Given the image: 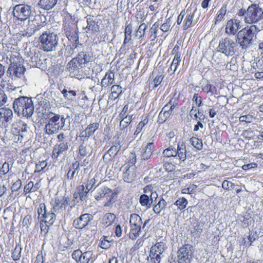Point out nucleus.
<instances>
[{"label":"nucleus","mask_w":263,"mask_h":263,"mask_svg":"<svg viewBox=\"0 0 263 263\" xmlns=\"http://www.w3.org/2000/svg\"><path fill=\"white\" fill-rule=\"evenodd\" d=\"M63 29L70 42L71 48H76L79 43L77 22L68 12L64 13Z\"/></svg>","instance_id":"f257e3e1"},{"label":"nucleus","mask_w":263,"mask_h":263,"mask_svg":"<svg viewBox=\"0 0 263 263\" xmlns=\"http://www.w3.org/2000/svg\"><path fill=\"white\" fill-rule=\"evenodd\" d=\"M45 120L46 133L48 135H53L63 129L65 126L66 119L63 115L49 111L46 115Z\"/></svg>","instance_id":"f03ea898"},{"label":"nucleus","mask_w":263,"mask_h":263,"mask_svg":"<svg viewBox=\"0 0 263 263\" xmlns=\"http://www.w3.org/2000/svg\"><path fill=\"white\" fill-rule=\"evenodd\" d=\"M14 112L17 115L27 118L30 117L34 111V105L31 98L27 97H20L15 99L13 103Z\"/></svg>","instance_id":"7ed1b4c3"},{"label":"nucleus","mask_w":263,"mask_h":263,"mask_svg":"<svg viewBox=\"0 0 263 263\" xmlns=\"http://www.w3.org/2000/svg\"><path fill=\"white\" fill-rule=\"evenodd\" d=\"M258 32V28L255 25L247 26L238 32V43L242 49H246L252 44L254 37Z\"/></svg>","instance_id":"20e7f679"},{"label":"nucleus","mask_w":263,"mask_h":263,"mask_svg":"<svg viewBox=\"0 0 263 263\" xmlns=\"http://www.w3.org/2000/svg\"><path fill=\"white\" fill-rule=\"evenodd\" d=\"M263 18V10L257 4H252L248 7L247 15L244 18V22L247 24L253 25Z\"/></svg>","instance_id":"39448f33"},{"label":"nucleus","mask_w":263,"mask_h":263,"mask_svg":"<svg viewBox=\"0 0 263 263\" xmlns=\"http://www.w3.org/2000/svg\"><path fill=\"white\" fill-rule=\"evenodd\" d=\"M237 44L232 39L226 37L221 39L217 48V51L227 57L233 56L237 49Z\"/></svg>","instance_id":"423d86ee"},{"label":"nucleus","mask_w":263,"mask_h":263,"mask_svg":"<svg viewBox=\"0 0 263 263\" xmlns=\"http://www.w3.org/2000/svg\"><path fill=\"white\" fill-rule=\"evenodd\" d=\"M41 48L45 51L53 50L58 44L57 35L53 33H43L39 37Z\"/></svg>","instance_id":"0eeeda50"},{"label":"nucleus","mask_w":263,"mask_h":263,"mask_svg":"<svg viewBox=\"0 0 263 263\" xmlns=\"http://www.w3.org/2000/svg\"><path fill=\"white\" fill-rule=\"evenodd\" d=\"M89 61V55L85 52H80L76 57L73 58L67 64V69L70 72L79 71L80 67Z\"/></svg>","instance_id":"6e6552de"},{"label":"nucleus","mask_w":263,"mask_h":263,"mask_svg":"<svg viewBox=\"0 0 263 263\" xmlns=\"http://www.w3.org/2000/svg\"><path fill=\"white\" fill-rule=\"evenodd\" d=\"M69 199L66 196H57L52 198L50 204L52 206L53 212L57 213H63L69 204Z\"/></svg>","instance_id":"1a4fd4ad"},{"label":"nucleus","mask_w":263,"mask_h":263,"mask_svg":"<svg viewBox=\"0 0 263 263\" xmlns=\"http://www.w3.org/2000/svg\"><path fill=\"white\" fill-rule=\"evenodd\" d=\"M31 14V8L28 5L23 4L16 5L13 10L14 18L21 21L27 20Z\"/></svg>","instance_id":"9d476101"},{"label":"nucleus","mask_w":263,"mask_h":263,"mask_svg":"<svg viewBox=\"0 0 263 263\" xmlns=\"http://www.w3.org/2000/svg\"><path fill=\"white\" fill-rule=\"evenodd\" d=\"M193 247L187 243L181 247L177 252L178 263H190L192 258Z\"/></svg>","instance_id":"9b49d317"},{"label":"nucleus","mask_w":263,"mask_h":263,"mask_svg":"<svg viewBox=\"0 0 263 263\" xmlns=\"http://www.w3.org/2000/svg\"><path fill=\"white\" fill-rule=\"evenodd\" d=\"M41 216L40 228L42 233L46 235L49 231V228L53 224L55 220V214L52 212H47Z\"/></svg>","instance_id":"f8f14e48"},{"label":"nucleus","mask_w":263,"mask_h":263,"mask_svg":"<svg viewBox=\"0 0 263 263\" xmlns=\"http://www.w3.org/2000/svg\"><path fill=\"white\" fill-rule=\"evenodd\" d=\"M241 20L236 17L228 20L226 25L225 32L229 35H235L238 33L239 30L242 27Z\"/></svg>","instance_id":"ddd939ff"},{"label":"nucleus","mask_w":263,"mask_h":263,"mask_svg":"<svg viewBox=\"0 0 263 263\" xmlns=\"http://www.w3.org/2000/svg\"><path fill=\"white\" fill-rule=\"evenodd\" d=\"M69 143L66 141H61L57 143L53 147L51 155L53 160H58V158L65 155L69 149Z\"/></svg>","instance_id":"4468645a"},{"label":"nucleus","mask_w":263,"mask_h":263,"mask_svg":"<svg viewBox=\"0 0 263 263\" xmlns=\"http://www.w3.org/2000/svg\"><path fill=\"white\" fill-rule=\"evenodd\" d=\"M93 215L85 213L81 214L79 217H77L72 222L73 227L78 230H82L85 228L93 219Z\"/></svg>","instance_id":"2eb2a0df"},{"label":"nucleus","mask_w":263,"mask_h":263,"mask_svg":"<svg viewBox=\"0 0 263 263\" xmlns=\"http://www.w3.org/2000/svg\"><path fill=\"white\" fill-rule=\"evenodd\" d=\"M181 12H184L183 17V26L182 28L183 30L185 31L194 26V18L195 17V11H192L191 10L183 9Z\"/></svg>","instance_id":"dca6fc26"},{"label":"nucleus","mask_w":263,"mask_h":263,"mask_svg":"<svg viewBox=\"0 0 263 263\" xmlns=\"http://www.w3.org/2000/svg\"><path fill=\"white\" fill-rule=\"evenodd\" d=\"M77 159V161L72 163L69 166L67 172L66 174L65 177L68 180H71L74 177L76 171L79 168L80 166H85L88 164L89 161L88 159L85 158L82 162Z\"/></svg>","instance_id":"f3484780"},{"label":"nucleus","mask_w":263,"mask_h":263,"mask_svg":"<svg viewBox=\"0 0 263 263\" xmlns=\"http://www.w3.org/2000/svg\"><path fill=\"white\" fill-rule=\"evenodd\" d=\"M100 123L99 122L90 123L84 130L80 134V137L83 139V141H87L88 139L92 136L95 132L99 129Z\"/></svg>","instance_id":"a211bd4d"},{"label":"nucleus","mask_w":263,"mask_h":263,"mask_svg":"<svg viewBox=\"0 0 263 263\" xmlns=\"http://www.w3.org/2000/svg\"><path fill=\"white\" fill-rule=\"evenodd\" d=\"M123 172L122 178L124 182L131 183L136 180L137 177V167L135 165L126 166Z\"/></svg>","instance_id":"6ab92c4d"},{"label":"nucleus","mask_w":263,"mask_h":263,"mask_svg":"<svg viewBox=\"0 0 263 263\" xmlns=\"http://www.w3.org/2000/svg\"><path fill=\"white\" fill-rule=\"evenodd\" d=\"M88 255L87 252L82 253L80 249H78L73 252L71 256L72 259L78 263H88L90 257Z\"/></svg>","instance_id":"aec40b11"},{"label":"nucleus","mask_w":263,"mask_h":263,"mask_svg":"<svg viewBox=\"0 0 263 263\" xmlns=\"http://www.w3.org/2000/svg\"><path fill=\"white\" fill-rule=\"evenodd\" d=\"M12 116L11 109L5 107L0 108V126L6 127V123L12 119Z\"/></svg>","instance_id":"412c9836"},{"label":"nucleus","mask_w":263,"mask_h":263,"mask_svg":"<svg viewBox=\"0 0 263 263\" xmlns=\"http://www.w3.org/2000/svg\"><path fill=\"white\" fill-rule=\"evenodd\" d=\"M158 195L156 193H151L149 197L146 194H142L139 198V202L143 206H146L150 208L153 203V199L155 198V201L157 202Z\"/></svg>","instance_id":"4be33fe9"},{"label":"nucleus","mask_w":263,"mask_h":263,"mask_svg":"<svg viewBox=\"0 0 263 263\" xmlns=\"http://www.w3.org/2000/svg\"><path fill=\"white\" fill-rule=\"evenodd\" d=\"M155 144L154 143L149 142L143 148L141 152V159L143 160H147L149 159L155 150Z\"/></svg>","instance_id":"5701e85b"},{"label":"nucleus","mask_w":263,"mask_h":263,"mask_svg":"<svg viewBox=\"0 0 263 263\" xmlns=\"http://www.w3.org/2000/svg\"><path fill=\"white\" fill-rule=\"evenodd\" d=\"M228 4H223L221 8L217 11L213 20L214 25L216 26L223 21L227 13Z\"/></svg>","instance_id":"b1692460"},{"label":"nucleus","mask_w":263,"mask_h":263,"mask_svg":"<svg viewBox=\"0 0 263 263\" xmlns=\"http://www.w3.org/2000/svg\"><path fill=\"white\" fill-rule=\"evenodd\" d=\"M176 156L178 157L181 161H184L186 158V145L184 142L179 141L177 144V148L176 149Z\"/></svg>","instance_id":"393cba45"},{"label":"nucleus","mask_w":263,"mask_h":263,"mask_svg":"<svg viewBox=\"0 0 263 263\" xmlns=\"http://www.w3.org/2000/svg\"><path fill=\"white\" fill-rule=\"evenodd\" d=\"M115 80V74L111 70L107 72L101 81L102 87H106L110 86L114 83Z\"/></svg>","instance_id":"a878e982"},{"label":"nucleus","mask_w":263,"mask_h":263,"mask_svg":"<svg viewBox=\"0 0 263 263\" xmlns=\"http://www.w3.org/2000/svg\"><path fill=\"white\" fill-rule=\"evenodd\" d=\"M111 193V189L106 186H104L98 189L94 196V198L97 201H100L103 199L105 197L106 195H110Z\"/></svg>","instance_id":"bb28decb"},{"label":"nucleus","mask_w":263,"mask_h":263,"mask_svg":"<svg viewBox=\"0 0 263 263\" xmlns=\"http://www.w3.org/2000/svg\"><path fill=\"white\" fill-rule=\"evenodd\" d=\"M27 124L21 120L14 123L12 125V129L16 134L21 135L27 130Z\"/></svg>","instance_id":"cd10ccee"},{"label":"nucleus","mask_w":263,"mask_h":263,"mask_svg":"<svg viewBox=\"0 0 263 263\" xmlns=\"http://www.w3.org/2000/svg\"><path fill=\"white\" fill-rule=\"evenodd\" d=\"M142 220L141 217L136 213L131 214L129 218V226L142 228Z\"/></svg>","instance_id":"c85d7f7f"},{"label":"nucleus","mask_w":263,"mask_h":263,"mask_svg":"<svg viewBox=\"0 0 263 263\" xmlns=\"http://www.w3.org/2000/svg\"><path fill=\"white\" fill-rule=\"evenodd\" d=\"M88 193L84 184L79 185L76 188L73 197L75 198H79L80 200H82L86 198Z\"/></svg>","instance_id":"c756f323"},{"label":"nucleus","mask_w":263,"mask_h":263,"mask_svg":"<svg viewBox=\"0 0 263 263\" xmlns=\"http://www.w3.org/2000/svg\"><path fill=\"white\" fill-rule=\"evenodd\" d=\"M57 2L58 0H40L38 5L41 8L49 10L55 5Z\"/></svg>","instance_id":"7c9ffc66"},{"label":"nucleus","mask_w":263,"mask_h":263,"mask_svg":"<svg viewBox=\"0 0 263 263\" xmlns=\"http://www.w3.org/2000/svg\"><path fill=\"white\" fill-rule=\"evenodd\" d=\"M166 248L165 243L163 241H160L152 246L150 252H153L154 254L162 255Z\"/></svg>","instance_id":"2f4dec72"},{"label":"nucleus","mask_w":263,"mask_h":263,"mask_svg":"<svg viewBox=\"0 0 263 263\" xmlns=\"http://www.w3.org/2000/svg\"><path fill=\"white\" fill-rule=\"evenodd\" d=\"M202 91L206 95L212 96L213 95H217V86H214L209 83L204 85L202 86Z\"/></svg>","instance_id":"473e14b6"},{"label":"nucleus","mask_w":263,"mask_h":263,"mask_svg":"<svg viewBox=\"0 0 263 263\" xmlns=\"http://www.w3.org/2000/svg\"><path fill=\"white\" fill-rule=\"evenodd\" d=\"M48 170L47 162L46 160L40 161L36 163L34 173H40L42 174Z\"/></svg>","instance_id":"72a5a7b5"},{"label":"nucleus","mask_w":263,"mask_h":263,"mask_svg":"<svg viewBox=\"0 0 263 263\" xmlns=\"http://www.w3.org/2000/svg\"><path fill=\"white\" fill-rule=\"evenodd\" d=\"M173 110L168 108L162 109L158 116V121L160 123H163L168 119L172 115Z\"/></svg>","instance_id":"f704fd0d"},{"label":"nucleus","mask_w":263,"mask_h":263,"mask_svg":"<svg viewBox=\"0 0 263 263\" xmlns=\"http://www.w3.org/2000/svg\"><path fill=\"white\" fill-rule=\"evenodd\" d=\"M179 102V97L176 96V93H175L171 98L168 102H167V104L163 107V109L168 108L171 110H174V109L178 105Z\"/></svg>","instance_id":"c9c22d12"},{"label":"nucleus","mask_w":263,"mask_h":263,"mask_svg":"<svg viewBox=\"0 0 263 263\" xmlns=\"http://www.w3.org/2000/svg\"><path fill=\"white\" fill-rule=\"evenodd\" d=\"M148 121L149 116L147 115L138 123L134 133L135 137H137L142 131L144 126L148 124Z\"/></svg>","instance_id":"e433bc0d"},{"label":"nucleus","mask_w":263,"mask_h":263,"mask_svg":"<svg viewBox=\"0 0 263 263\" xmlns=\"http://www.w3.org/2000/svg\"><path fill=\"white\" fill-rule=\"evenodd\" d=\"M116 218V216L114 214L107 213L103 217L102 223L105 227H109L114 223Z\"/></svg>","instance_id":"4c0bfd02"},{"label":"nucleus","mask_w":263,"mask_h":263,"mask_svg":"<svg viewBox=\"0 0 263 263\" xmlns=\"http://www.w3.org/2000/svg\"><path fill=\"white\" fill-rule=\"evenodd\" d=\"M77 152V159L79 161H82L87 156L88 154L87 148L86 145L84 144V141L79 145Z\"/></svg>","instance_id":"58836bf2"},{"label":"nucleus","mask_w":263,"mask_h":263,"mask_svg":"<svg viewBox=\"0 0 263 263\" xmlns=\"http://www.w3.org/2000/svg\"><path fill=\"white\" fill-rule=\"evenodd\" d=\"M159 27V24L158 22H155L149 30L148 32V38L151 41H154L157 37V32Z\"/></svg>","instance_id":"ea45409f"},{"label":"nucleus","mask_w":263,"mask_h":263,"mask_svg":"<svg viewBox=\"0 0 263 263\" xmlns=\"http://www.w3.org/2000/svg\"><path fill=\"white\" fill-rule=\"evenodd\" d=\"M190 115L192 117L193 119L196 121H204L205 119V116L202 112L200 111L199 109L195 108L194 106H192V109L190 111Z\"/></svg>","instance_id":"a19ab883"},{"label":"nucleus","mask_w":263,"mask_h":263,"mask_svg":"<svg viewBox=\"0 0 263 263\" xmlns=\"http://www.w3.org/2000/svg\"><path fill=\"white\" fill-rule=\"evenodd\" d=\"M155 203L156 204L153 207V211L155 213L159 214L165 209L166 206V202L163 198L161 197L157 203L156 202Z\"/></svg>","instance_id":"79ce46f5"},{"label":"nucleus","mask_w":263,"mask_h":263,"mask_svg":"<svg viewBox=\"0 0 263 263\" xmlns=\"http://www.w3.org/2000/svg\"><path fill=\"white\" fill-rule=\"evenodd\" d=\"M164 78V75L161 74L157 75L152 80H150L149 78L148 81L149 87L152 85L153 89H155L160 85Z\"/></svg>","instance_id":"37998d69"},{"label":"nucleus","mask_w":263,"mask_h":263,"mask_svg":"<svg viewBox=\"0 0 263 263\" xmlns=\"http://www.w3.org/2000/svg\"><path fill=\"white\" fill-rule=\"evenodd\" d=\"M110 90V97L113 100L117 99L122 93V87L119 85H112Z\"/></svg>","instance_id":"c03bdc74"},{"label":"nucleus","mask_w":263,"mask_h":263,"mask_svg":"<svg viewBox=\"0 0 263 263\" xmlns=\"http://www.w3.org/2000/svg\"><path fill=\"white\" fill-rule=\"evenodd\" d=\"M142 228L130 227V231L128 234L129 238L134 240L140 235Z\"/></svg>","instance_id":"a18cd8bd"},{"label":"nucleus","mask_w":263,"mask_h":263,"mask_svg":"<svg viewBox=\"0 0 263 263\" xmlns=\"http://www.w3.org/2000/svg\"><path fill=\"white\" fill-rule=\"evenodd\" d=\"M99 246L103 249L107 250L111 246V240L108 239V236L103 235L99 240Z\"/></svg>","instance_id":"49530a36"},{"label":"nucleus","mask_w":263,"mask_h":263,"mask_svg":"<svg viewBox=\"0 0 263 263\" xmlns=\"http://www.w3.org/2000/svg\"><path fill=\"white\" fill-rule=\"evenodd\" d=\"M256 132H257V130H254L250 128L243 130L241 134V136L245 139H253L256 136Z\"/></svg>","instance_id":"de8ad7c7"},{"label":"nucleus","mask_w":263,"mask_h":263,"mask_svg":"<svg viewBox=\"0 0 263 263\" xmlns=\"http://www.w3.org/2000/svg\"><path fill=\"white\" fill-rule=\"evenodd\" d=\"M132 115H126L124 117L121 118V120L120 122V127L121 130L127 128L132 122Z\"/></svg>","instance_id":"09e8293b"},{"label":"nucleus","mask_w":263,"mask_h":263,"mask_svg":"<svg viewBox=\"0 0 263 263\" xmlns=\"http://www.w3.org/2000/svg\"><path fill=\"white\" fill-rule=\"evenodd\" d=\"M188 204L187 200L184 197L179 198L175 202L174 205L177 206L180 211L185 209Z\"/></svg>","instance_id":"8fccbe9b"},{"label":"nucleus","mask_w":263,"mask_h":263,"mask_svg":"<svg viewBox=\"0 0 263 263\" xmlns=\"http://www.w3.org/2000/svg\"><path fill=\"white\" fill-rule=\"evenodd\" d=\"M38 190V187L34 186V182L32 181H29L25 185L23 190V195H26L27 194L35 192Z\"/></svg>","instance_id":"3c124183"},{"label":"nucleus","mask_w":263,"mask_h":263,"mask_svg":"<svg viewBox=\"0 0 263 263\" xmlns=\"http://www.w3.org/2000/svg\"><path fill=\"white\" fill-rule=\"evenodd\" d=\"M147 28V26L145 23H143L140 24L136 30L135 36L139 39L142 37L145 34Z\"/></svg>","instance_id":"603ef678"},{"label":"nucleus","mask_w":263,"mask_h":263,"mask_svg":"<svg viewBox=\"0 0 263 263\" xmlns=\"http://www.w3.org/2000/svg\"><path fill=\"white\" fill-rule=\"evenodd\" d=\"M21 247L16 245L14 249L12 252L11 257L12 259L15 261L19 260L21 257Z\"/></svg>","instance_id":"864d4df0"},{"label":"nucleus","mask_w":263,"mask_h":263,"mask_svg":"<svg viewBox=\"0 0 263 263\" xmlns=\"http://www.w3.org/2000/svg\"><path fill=\"white\" fill-rule=\"evenodd\" d=\"M181 59H176L175 61V58H174L173 61L170 66V67L167 69V71L171 75L174 74L176 71L178 65L181 62Z\"/></svg>","instance_id":"5fc2aeb1"},{"label":"nucleus","mask_w":263,"mask_h":263,"mask_svg":"<svg viewBox=\"0 0 263 263\" xmlns=\"http://www.w3.org/2000/svg\"><path fill=\"white\" fill-rule=\"evenodd\" d=\"M162 155L163 157L166 158L176 157L177 156L176 149L175 148L172 147V146H170L168 148L163 150L162 152Z\"/></svg>","instance_id":"6e6d98bb"},{"label":"nucleus","mask_w":263,"mask_h":263,"mask_svg":"<svg viewBox=\"0 0 263 263\" xmlns=\"http://www.w3.org/2000/svg\"><path fill=\"white\" fill-rule=\"evenodd\" d=\"M116 193L112 191V193L110 195H108L106 197V201L104 202L103 206L104 207H111L115 202V196Z\"/></svg>","instance_id":"4d7b16f0"},{"label":"nucleus","mask_w":263,"mask_h":263,"mask_svg":"<svg viewBox=\"0 0 263 263\" xmlns=\"http://www.w3.org/2000/svg\"><path fill=\"white\" fill-rule=\"evenodd\" d=\"M132 40V34H124V39L123 41V45L121 47L119 50L120 54H125L126 47V44L128 43Z\"/></svg>","instance_id":"13d9d810"},{"label":"nucleus","mask_w":263,"mask_h":263,"mask_svg":"<svg viewBox=\"0 0 263 263\" xmlns=\"http://www.w3.org/2000/svg\"><path fill=\"white\" fill-rule=\"evenodd\" d=\"M192 145L197 149H201L202 148V141L198 138L193 137L190 139Z\"/></svg>","instance_id":"bf43d9fd"},{"label":"nucleus","mask_w":263,"mask_h":263,"mask_svg":"<svg viewBox=\"0 0 263 263\" xmlns=\"http://www.w3.org/2000/svg\"><path fill=\"white\" fill-rule=\"evenodd\" d=\"M32 25L34 26L32 29L33 30V31H35L44 27L45 25V22L35 18L32 21Z\"/></svg>","instance_id":"052dcab7"},{"label":"nucleus","mask_w":263,"mask_h":263,"mask_svg":"<svg viewBox=\"0 0 263 263\" xmlns=\"http://www.w3.org/2000/svg\"><path fill=\"white\" fill-rule=\"evenodd\" d=\"M171 18L168 17L166 18L164 22L160 26V29L163 32H166L170 29L171 25Z\"/></svg>","instance_id":"680f3d73"},{"label":"nucleus","mask_w":263,"mask_h":263,"mask_svg":"<svg viewBox=\"0 0 263 263\" xmlns=\"http://www.w3.org/2000/svg\"><path fill=\"white\" fill-rule=\"evenodd\" d=\"M61 92L63 95L64 98L68 100H72L71 97H74L77 95V91L73 90L67 91L66 89H64L62 90Z\"/></svg>","instance_id":"e2e57ef3"},{"label":"nucleus","mask_w":263,"mask_h":263,"mask_svg":"<svg viewBox=\"0 0 263 263\" xmlns=\"http://www.w3.org/2000/svg\"><path fill=\"white\" fill-rule=\"evenodd\" d=\"M32 218L31 215H26L22 220V224L24 227L28 228L31 224Z\"/></svg>","instance_id":"0e129e2a"},{"label":"nucleus","mask_w":263,"mask_h":263,"mask_svg":"<svg viewBox=\"0 0 263 263\" xmlns=\"http://www.w3.org/2000/svg\"><path fill=\"white\" fill-rule=\"evenodd\" d=\"M161 254H154L149 251V256L151 263H160L161 260Z\"/></svg>","instance_id":"69168bd1"},{"label":"nucleus","mask_w":263,"mask_h":263,"mask_svg":"<svg viewBox=\"0 0 263 263\" xmlns=\"http://www.w3.org/2000/svg\"><path fill=\"white\" fill-rule=\"evenodd\" d=\"M180 50V45L178 44H176L173 48V50L171 51L172 54H174L175 57L174 58H175V60L176 59H181V52L179 51Z\"/></svg>","instance_id":"338daca9"},{"label":"nucleus","mask_w":263,"mask_h":263,"mask_svg":"<svg viewBox=\"0 0 263 263\" xmlns=\"http://www.w3.org/2000/svg\"><path fill=\"white\" fill-rule=\"evenodd\" d=\"M144 239L142 238L138 239L130 250L132 252L139 250L143 245Z\"/></svg>","instance_id":"774afa93"}]
</instances>
